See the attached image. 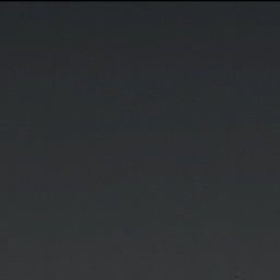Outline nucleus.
<instances>
[{
    "label": "nucleus",
    "instance_id": "nucleus-1",
    "mask_svg": "<svg viewBox=\"0 0 280 280\" xmlns=\"http://www.w3.org/2000/svg\"><path fill=\"white\" fill-rule=\"evenodd\" d=\"M221 5V27L224 25V16H223V10H224V1L219 2Z\"/></svg>",
    "mask_w": 280,
    "mask_h": 280
},
{
    "label": "nucleus",
    "instance_id": "nucleus-2",
    "mask_svg": "<svg viewBox=\"0 0 280 280\" xmlns=\"http://www.w3.org/2000/svg\"><path fill=\"white\" fill-rule=\"evenodd\" d=\"M159 3H160V8H161V5H162L163 1H160Z\"/></svg>",
    "mask_w": 280,
    "mask_h": 280
}]
</instances>
